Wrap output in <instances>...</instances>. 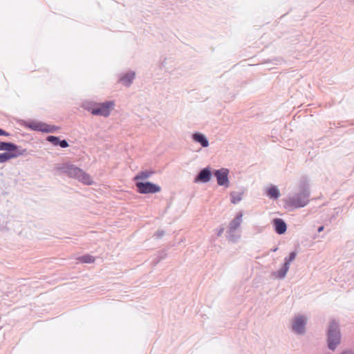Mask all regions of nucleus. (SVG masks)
I'll return each instance as SVG.
<instances>
[{"mask_svg":"<svg viewBox=\"0 0 354 354\" xmlns=\"http://www.w3.org/2000/svg\"><path fill=\"white\" fill-rule=\"evenodd\" d=\"M309 196L310 192L308 185L305 182H303L299 186V192L289 196L287 198V203L295 208L304 207L308 203Z\"/></svg>","mask_w":354,"mask_h":354,"instance_id":"nucleus-1","label":"nucleus"},{"mask_svg":"<svg viewBox=\"0 0 354 354\" xmlns=\"http://www.w3.org/2000/svg\"><path fill=\"white\" fill-rule=\"evenodd\" d=\"M341 342V333L339 324L335 320L330 322L327 333L328 347L331 351H335Z\"/></svg>","mask_w":354,"mask_h":354,"instance_id":"nucleus-2","label":"nucleus"},{"mask_svg":"<svg viewBox=\"0 0 354 354\" xmlns=\"http://www.w3.org/2000/svg\"><path fill=\"white\" fill-rule=\"evenodd\" d=\"M64 171L70 177L74 178L86 185L93 184L91 177L82 169L73 165H66L63 167Z\"/></svg>","mask_w":354,"mask_h":354,"instance_id":"nucleus-3","label":"nucleus"},{"mask_svg":"<svg viewBox=\"0 0 354 354\" xmlns=\"http://www.w3.org/2000/svg\"><path fill=\"white\" fill-rule=\"evenodd\" d=\"M308 320V316L303 314L296 315L291 320V330L298 335L306 333V327Z\"/></svg>","mask_w":354,"mask_h":354,"instance_id":"nucleus-4","label":"nucleus"},{"mask_svg":"<svg viewBox=\"0 0 354 354\" xmlns=\"http://www.w3.org/2000/svg\"><path fill=\"white\" fill-rule=\"evenodd\" d=\"M114 108L115 102L113 101H106L102 103H97L96 107L92 110V114L94 115L107 118L110 115Z\"/></svg>","mask_w":354,"mask_h":354,"instance_id":"nucleus-5","label":"nucleus"},{"mask_svg":"<svg viewBox=\"0 0 354 354\" xmlns=\"http://www.w3.org/2000/svg\"><path fill=\"white\" fill-rule=\"evenodd\" d=\"M136 187L138 192L142 194L157 193L160 191V187L158 185L150 182H138L136 183Z\"/></svg>","mask_w":354,"mask_h":354,"instance_id":"nucleus-6","label":"nucleus"},{"mask_svg":"<svg viewBox=\"0 0 354 354\" xmlns=\"http://www.w3.org/2000/svg\"><path fill=\"white\" fill-rule=\"evenodd\" d=\"M214 174L218 185L223 186L226 188L230 186V181L228 179L229 170L227 169L221 168L220 169L215 170Z\"/></svg>","mask_w":354,"mask_h":354,"instance_id":"nucleus-7","label":"nucleus"},{"mask_svg":"<svg viewBox=\"0 0 354 354\" xmlns=\"http://www.w3.org/2000/svg\"><path fill=\"white\" fill-rule=\"evenodd\" d=\"M212 178V171L209 167L203 169L194 179V183H208Z\"/></svg>","mask_w":354,"mask_h":354,"instance_id":"nucleus-8","label":"nucleus"},{"mask_svg":"<svg viewBox=\"0 0 354 354\" xmlns=\"http://www.w3.org/2000/svg\"><path fill=\"white\" fill-rule=\"evenodd\" d=\"M243 214L242 212H239L236 214V216L231 221L229 224L228 233L234 232L241 225L243 221Z\"/></svg>","mask_w":354,"mask_h":354,"instance_id":"nucleus-9","label":"nucleus"},{"mask_svg":"<svg viewBox=\"0 0 354 354\" xmlns=\"http://www.w3.org/2000/svg\"><path fill=\"white\" fill-rule=\"evenodd\" d=\"M136 77V73L129 71L127 73L120 74L119 81L126 86H130Z\"/></svg>","mask_w":354,"mask_h":354,"instance_id":"nucleus-10","label":"nucleus"},{"mask_svg":"<svg viewBox=\"0 0 354 354\" xmlns=\"http://www.w3.org/2000/svg\"><path fill=\"white\" fill-rule=\"evenodd\" d=\"M275 232L279 234H283L286 232L287 225L281 218H274L272 221Z\"/></svg>","mask_w":354,"mask_h":354,"instance_id":"nucleus-11","label":"nucleus"},{"mask_svg":"<svg viewBox=\"0 0 354 354\" xmlns=\"http://www.w3.org/2000/svg\"><path fill=\"white\" fill-rule=\"evenodd\" d=\"M26 152V150H21L14 153L4 152L0 153V163H3L8 161L10 159L15 158L21 155H23Z\"/></svg>","mask_w":354,"mask_h":354,"instance_id":"nucleus-12","label":"nucleus"},{"mask_svg":"<svg viewBox=\"0 0 354 354\" xmlns=\"http://www.w3.org/2000/svg\"><path fill=\"white\" fill-rule=\"evenodd\" d=\"M192 140L199 143L203 147H207L209 146V141L207 137L199 132H196L192 134Z\"/></svg>","mask_w":354,"mask_h":354,"instance_id":"nucleus-13","label":"nucleus"},{"mask_svg":"<svg viewBox=\"0 0 354 354\" xmlns=\"http://www.w3.org/2000/svg\"><path fill=\"white\" fill-rule=\"evenodd\" d=\"M19 149V147L11 142H0V151L6 152L14 153L16 151H21Z\"/></svg>","mask_w":354,"mask_h":354,"instance_id":"nucleus-14","label":"nucleus"},{"mask_svg":"<svg viewBox=\"0 0 354 354\" xmlns=\"http://www.w3.org/2000/svg\"><path fill=\"white\" fill-rule=\"evenodd\" d=\"M290 266L283 263L282 268L277 271L273 272L272 275L274 279H283L286 277Z\"/></svg>","mask_w":354,"mask_h":354,"instance_id":"nucleus-15","label":"nucleus"},{"mask_svg":"<svg viewBox=\"0 0 354 354\" xmlns=\"http://www.w3.org/2000/svg\"><path fill=\"white\" fill-rule=\"evenodd\" d=\"M266 194L270 198L277 199L280 196L279 189L276 186H270L266 190Z\"/></svg>","mask_w":354,"mask_h":354,"instance_id":"nucleus-16","label":"nucleus"},{"mask_svg":"<svg viewBox=\"0 0 354 354\" xmlns=\"http://www.w3.org/2000/svg\"><path fill=\"white\" fill-rule=\"evenodd\" d=\"M29 127L34 131L45 132L46 124L40 122H35L30 123Z\"/></svg>","mask_w":354,"mask_h":354,"instance_id":"nucleus-17","label":"nucleus"},{"mask_svg":"<svg viewBox=\"0 0 354 354\" xmlns=\"http://www.w3.org/2000/svg\"><path fill=\"white\" fill-rule=\"evenodd\" d=\"M231 202L233 204H237L242 200V194L238 192H232L230 194Z\"/></svg>","mask_w":354,"mask_h":354,"instance_id":"nucleus-18","label":"nucleus"},{"mask_svg":"<svg viewBox=\"0 0 354 354\" xmlns=\"http://www.w3.org/2000/svg\"><path fill=\"white\" fill-rule=\"evenodd\" d=\"M297 252L294 251L290 253L288 257L284 259V263L290 266V263L295 259Z\"/></svg>","mask_w":354,"mask_h":354,"instance_id":"nucleus-19","label":"nucleus"},{"mask_svg":"<svg viewBox=\"0 0 354 354\" xmlns=\"http://www.w3.org/2000/svg\"><path fill=\"white\" fill-rule=\"evenodd\" d=\"M79 261H80L82 263H93L94 261H95V258L94 257L91 256V255H89V254H86V255H83L80 257H79Z\"/></svg>","mask_w":354,"mask_h":354,"instance_id":"nucleus-20","label":"nucleus"},{"mask_svg":"<svg viewBox=\"0 0 354 354\" xmlns=\"http://www.w3.org/2000/svg\"><path fill=\"white\" fill-rule=\"evenodd\" d=\"M96 104L91 102H85L82 104V107L92 113V110L96 107Z\"/></svg>","mask_w":354,"mask_h":354,"instance_id":"nucleus-21","label":"nucleus"},{"mask_svg":"<svg viewBox=\"0 0 354 354\" xmlns=\"http://www.w3.org/2000/svg\"><path fill=\"white\" fill-rule=\"evenodd\" d=\"M228 234L229 235L227 236V240L230 242L235 243L240 239L241 236L239 234H234V232Z\"/></svg>","mask_w":354,"mask_h":354,"instance_id":"nucleus-22","label":"nucleus"},{"mask_svg":"<svg viewBox=\"0 0 354 354\" xmlns=\"http://www.w3.org/2000/svg\"><path fill=\"white\" fill-rule=\"evenodd\" d=\"M46 140L55 146L59 145V138L58 137L53 136H49L47 137Z\"/></svg>","mask_w":354,"mask_h":354,"instance_id":"nucleus-23","label":"nucleus"},{"mask_svg":"<svg viewBox=\"0 0 354 354\" xmlns=\"http://www.w3.org/2000/svg\"><path fill=\"white\" fill-rule=\"evenodd\" d=\"M58 129V127L55 126H51L46 124V127L45 129L46 133H54Z\"/></svg>","mask_w":354,"mask_h":354,"instance_id":"nucleus-24","label":"nucleus"},{"mask_svg":"<svg viewBox=\"0 0 354 354\" xmlns=\"http://www.w3.org/2000/svg\"><path fill=\"white\" fill-rule=\"evenodd\" d=\"M150 174L146 171L140 172L136 177V179H146L149 178Z\"/></svg>","mask_w":354,"mask_h":354,"instance_id":"nucleus-25","label":"nucleus"},{"mask_svg":"<svg viewBox=\"0 0 354 354\" xmlns=\"http://www.w3.org/2000/svg\"><path fill=\"white\" fill-rule=\"evenodd\" d=\"M165 235V231L163 230H158L154 234V236H156L157 239H160Z\"/></svg>","mask_w":354,"mask_h":354,"instance_id":"nucleus-26","label":"nucleus"},{"mask_svg":"<svg viewBox=\"0 0 354 354\" xmlns=\"http://www.w3.org/2000/svg\"><path fill=\"white\" fill-rule=\"evenodd\" d=\"M59 145L62 148H66L68 146V144L66 142V140H59Z\"/></svg>","mask_w":354,"mask_h":354,"instance_id":"nucleus-27","label":"nucleus"},{"mask_svg":"<svg viewBox=\"0 0 354 354\" xmlns=\"http://www.w3.org/2000/svg\"><path fill=\"white\" fill-rule=\"evenodd\" d=\"M10 134L7 131L0 129V136H8Z\"/></svg>","mask_w":354,"mask_h":354,"instance_id":"nucleus-28","label":"nucleus"},{"mask_svg":"<svg viewBox=\"0 0 354 354\" xmlns=\"http://www.w3.org/2000/svg\"><path fill=\"white\" fill-rule=\"evenodd\" d=\"M224 232V228L223 227H221L218 232H217V236H220Z\"/></svg>","mask_w":354,"mask_h":354,"instance_id":"nucleus-29","label":"nucleus"},{"mask_svg":"<svg viewBox=\"0 0 354 354\" xmlns=\"http://www.w3.org/2000/svg\"><path fill=\"white\" fill-rule=\"evenodd\" d=\"M342 354H354V352L352 351H345Z\"/></svg>","mask_w":354,"mask_h":354,"instance_id":"nucleus-30","label":"nucleus"},{"mask_svg":"<svg viewBox=\"0 0 354 354\" xmlns=\"http://www.w3.org/2000/svg\"><path fill=\"white\" fill-rule=\"evenodd\" d=\"M323 230H324V226H320V227H319V228H318V230H317V231H318L319 232H322Z\"/></svg>","mask_w":354,"mask_h":354,"instance_id":"nucleus-31","label":"nucleus"},{"mask_svg":"<svg viewBox=\"0 0 354 354\" xmlns=\"http://www.w3.org/2000/svg\"><path fill=\"white\" fill-rule=\"evenodd\" d=\"M277 249H278L277 248H273V249L272 250V252H276V251L277 250Z\"/></svg>","mask_w":354,"mask_h":354,"instance_id":"nucleus-32","label":"nucleus"}]
</instances>
